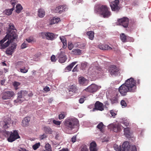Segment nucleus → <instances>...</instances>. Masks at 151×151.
<instances>
[{"label":"nucleus","instance_id":"1","mask_svg":"<svg viewBox=\"0 0 151 151\" xmlns=\"http://www.w3.org/2000/svg\"><path fill=\"white\" fill-rule=\"evenodd\" d=\"M8 29L7 34L3 39L0 41V48L4 49L10 43L13 42V40L17 37V30L15 28L14 25L10 23Z\"/></svg>","mask_w":151,"mask_h":151},{"label":"nucleus","instance_id":"2","mask_svg":"<svg viewBox=\"0 0 151 151\" xmlns=\"http://www.w3.org/2000/svg\"><path fill=\"white\" fill-rule=\"evenodd\" d=\"M137 89L136 83L132 77L127 80L125 83L121 85L119 88L118 91L121 96H126L128 92H134Z\"/></svg>","mask_w":151,"mask_h":151},{"label":"nucleus","instance_id":"3","mask_svg":"<svg viewBox=\"0 0 151 151\" xmlns=\"http://www.w3.org/2000/svg\"><path fill=\"white\" fill-rule=\"evenodd\" d=\"M64 124V127L63 128V130L65 133L69 134L70 131L79 126V122L76 118H68L65 120Z\"/></svg>","mask_w":151,"mask_h":151},{"label":"nucleus","instance_id":"4","mask_svg":"<svg viewBox=\"0 0 151 151\" xmlns=\"http://www.w3.org/2000/svg\"><path fill=\"white\" fill-rule=\"evenodd\" d=\"M94 12L99 14L104 18H108L111 15L110 8L106 5H99L94 7Z\"/></svg>","mask_w":151,"mask_h":151},{"label":"nucleus","instance_id":"5","mask_svg":"<svg viewBox=\"0 0 151 151\" xmlns=\"http://www.w3.org/2000/svg\"><path fill=\"white\" fill-rule=\"evenodd\" d=\"M4 134H5V136H9L7 138V140L9 142H12L20 138L17 130H14L13 132L5 131L4 132Z\"/></svg>","mask_w":151,"mask_h":151},{"label":"nucleus","instance_id":"6","mask_svg":"<svg viewBox=\"0 0 151 151\" xmlns=\"http://www.w3.org/2000/svg\"><path fill=\"white\" fill-rule=\"evenodd\" d=\"M119 0H115L110 3V6L113 11L117 12L119 11L120 9V7L119 6Z\"/></svg>","mask_w":151,"mask_h":151},{"label":"nucleus","instance_id":"7","mask_svg":"<svg viewBox=\"0 0 151 151\" xmlns=\"http://www.w3.org/2000/svg\"><path fill=\"white\" fill-rule=\"evenodd\" d=\"M60 52L58 54V58L59 62L61 63H64L67 59L66 55H65V50L62 49L60 50Z\"/></svg>","mask_w":151,"mask_h":151},{"label":"nucleus","instance_id":"8","mask_svg":"<svg viewBox=\"0 0 151 151\" xmlns=\"http://www.w3.org/2000/svg\"><path fill=\"white\" fill-rule=\"evenodd\" d=\"M14 95V93L13 91H4L2 94V98L3 100L10 99Z\"/></svg>","mask_w":151,"mask_h":151},{"label":"nucleus","instance_id":"9","mask_svg":"<svg viewBox=\"0 0 151 151\" xmlns=\"http://www.w3.org/2000/svg\"><path fill=\"white\" fill-rule=\"evenodd\" d=\"M129 23V19L127 17H124L118 20V23L125 28L128 27Z\"/></svg>","mask_w":151,"mask_h":151},{"label":"nucleus","instance_id":"10","mask_svg":"<svg viewBox=\"0 0 151 151\" xmlns=\"http://www.w3.org/2000/svg\"><path fill=\"white\" fill-rule=\"evenodd\" d=\"M109 71L111 75L116 76L119 73V69L115 65H111L110 67Z\"/></svg>","mask_w":151,"mask_h":151},{"label":"nucleus","instance_id":"11","mask_svg":"<svg viewBox=\"0 0 151 151\" xmlns=\"http://www.w3.org/2000/svg\"><path fill=\"white\" fill-rule=\"evenodd\" d=\"M41 36L43 38L46 37L48 40H52L54 38V35L52 33L49 32H42Z\"/></svg>","mask_w":151,"mask_h":151},{"label":"nucleus","instance_id":"12","mask_svg":"<svg viewBox=\"0 0 151 151\" xmlns=\"http://www.w3.org/2000/svg\"><path fill=\"white\" fill-rule=\"evenodd\" d=\"M98 88V86L95 84H92L84 90L88 92L93 93L96 91Z\"/></svg>","mask_w":151,"mask_h":151},{"label":"nucleus","instance_id":"13","mask_svg":"<svg viewBox=\"0 0 151 151\" xmlns=\"http://www.w3.org/2000/svg\"><path fill=\"white\" fill-rule=\"evenodd\" d=\"M68 8L66 5L60 6L57 7L55 9V11L56 12H58L60 14L63 12L67 11L68 9Z\"/></svg>","mask_w":151,"mask_h":151},{"label":"nucleus","instance_id":"14","mask_svg":"<svg viewBox=\"0 0 151 151\" xmlns=\"http://www.w3.org/2000/svg\"><path fill=\"white\" fill-rule=\"evenodd\" d=\"M108 128L109 129L113 130L115 132L119 131L120 129V127L119 125L113 123L109 124L108 126Z\"/></svg>","mask_w":151,"mask_h":151},{"label":"nucleus","instance_id":"15","mask_svg":"<svg viewBox=\"0 0 151 151\" xmlns=\"http://www.w3.org/2000/svg\"><path fill=\"white\" fill-rule=\"evenodd\" d=\"M96 109L97 110L102 111L104 110L103 104L99 101H97L95 104V107L93 110Z\"/></svg>","mask_w":151,"mask_h":151},{"label":"nucleus","instance_id":"16","mask_svg":"<svg viewBox=\"0 0 151 151\" xmlns=\"http://www.w3.org/2000/svg\"><path fill=\"white\" fill-rule=\"evenodd\" d=\"M78 90L77 86L74 84L68 87V90L69 92H72L73 93H75Z\"/></svg>","mask_w":151,"mask_h":151},{"label":"nucleus","instance_id":"17","mask_svg":"<svg viewBox=\"0 0 151 151\" xmlns=\"http://www.w3.org/2000/svg\"><path fill=\"white\" fill-rule=\"evenodd\" d=\"M128 142H124L122 145V151H128L129 145Z\"/></svg>","mask_w":151,"mask_h":151},{"label":"nucleus","instance_id":"18","mask_svg":"<svg viewBox=\"0 0 151 151\" xmlns=\"http://www.w3.org/2000/svg\"><path fill=\"white\" fill-rule=\"evenodd\" d=\"M59 38L63 44V48L65 49L67 47V40L66 38L64 36H60Z\"/></svg>","mask_w":151,"mask_h":151},{"label":"nucleus","instance_id":"19","mask_svg":"<svg viewBox=\"0 0 151 151\" xmlns=\"http://www.w3.org/2000/svg\"><path fill=\"white\" fill-rule=\"evenodd\" d=\"M79 83L80 84L85 86L87 85L88 81L84 77H81L79 78Z\"/></svg>","mask_w":151,"mask_h":151},{"label":"nucleus","instance_id":"20","mask_svg":"<svg viewBox=\"0 0 151 151\" xmlns=\"http://www.w3.org/2000/svg\"><path fill=\"white\" fill-rule=\"evenodd\" d=\"M99 49L102 50H111L112 48L108 45H104L103 44H100L98 46Z\"/></svg>","mask_w":151,"mask_h":151},{"label":"nucleus","instance_id":"21","mask_svg":"<svg viewBox=\"0 0 151 151\" xmlns=\"http://www.w3.org/2000/svg\"><path fill=\"white\" fill-rule=\"evenodd\" d=\"M90 151H97L96 144L95 142H92L90 144Z\"/></svg>","mask_w":151,"mask_h":151},{"label":"nucleus","instance_id":"22","mask_svg":"<svg viewBox=\"0 0 151 151\" xmlns=\"http://www.w3.org/2000/svg\"><path fill=\"white\" fill-rule=\"evenodd\" d=\"M120 38L123 42L127 41V40L129 38L128 36L122 33L120 35Z\"/></svg>","mask_w":151,"mask_h":151},{"label":"nucleus","instance_id":"23","mask_svg":"<svg viewBox=\"0 0 151 151\" xmlns=\"http://www.w3.org/2000/svg\"><path fill=\"white\" fill-rule=\"evenodd\" d=\"M30 121V118L27 117L24 118L22 121V125L23 127L26 126L28 124Z\"/></svg>","mask_w":151,"mask_h":151},{"label":"nucleus","instance_id":"24","mask_svg":"<svg viewBox=\"0 0 151 151\" xmlns=\"http://www.w3.org/2000/svg\"><path fill=\"white\" fill-rule=\"evenodd\" d=\"M92 74L93 75L97 73H98V71H100L101 70V68L100 67L97 66H95L93 68V69L92 68Z\"/></svg>","mask_w":151,"mask_h":151},{"label":"nucleus","instance_id":"25","mask_svg":"<svg viewBox=\"0 0 151 151\" xmlns=\"http://www.w3.org/2000/svg\"><path fill=\"white\" fill-rule=\"evenodd\" d=\"M105 126L102 122H100L97 126L96 127L99 129V131L102 133L104 132L103 129L104 128Z\"/></svg>","mask_w":151,"mask_h":151},{"label":"nucleus","instance_id":"26","mask_svg":"<svg viewBox=\"0 0 151 151\" xmlns=\"http://www.w3.org/2000/svg\"><path fill=\"white\" fill-rule=\"evenodd\" d=\"M124 131L126 137H130V129L128 127L124 128Z\"/></svg>","mask_w":151,"mask_h":151},{"label":"nucleus","instance_id":"27","mask_svg":"<svg viewBox=\"0 0 151 151\" xmlns=\"http://www.w3.org/2000/svg\"><path fill=\"white\" fill-rule=\"evenodd\" d=\"M77 63V62H75L72 63L65 68V70L68 71H70L76 63Z\"/></svg>","mask_w":151,"mask_h":151},{"label":"nucleus","instance_id":"28","mask_svg":"<svg viewBox=\"0 0 151 151\" xmlns=\"http://www.w3.org/2000/svg\"><path fill=\"white\" fill-rule=\"evenodd\" d=\"M38 16L41 18L43 17L45 15V12L43 9H40L38 10Z\"/></svg>","mask_w":151,"mask_h":151},{"label":"nucleus","instance_id":"29","mask_svg":"<svg viewBox=\"0 0 151 151\" xmlns=\"http://www.w3.org/2000/svg\"><path fill=\"white\" fill-rule=\"evenodd\" d=\"M14 8L11 9H6L4 11V13L7 15H10L12 14V11L14 10Z\"/></svg>","mask_w":151,"mask_h":151},{"label":"nucleus","instance_id":"30","mask_svg":"<svg viewBox=\"0 0 151 151\" xmlns=\"http://www.w3.org/2000/svg\"><path fill=\"white\" fill-rule=\"evenodd\" d=\"M86 34L88 36L89 38L91 40H93L94 37V33L92 31H90L87 32Z\"/></svg>","mask_w":151,"mask_h":151},{"label":"nucleus","instance_id":"31","mask_svg":"<svg viewBox=\"0 0 151 151\" xmlns=\"http://www.w3.org/2000/svg\"><path fill=\"white\" fill-rule=\"evenodd\" d=\"M24 65V63L23 61H19L15 63V67L16 68H21Z\"/></svg>","mask_w":151,"mask_h":151},{"label":"nucleus","instance_id":"32","mask_svg":"<svg viewBox=\"0 0 151 151\" xmlns=\"http://www.w3.org/2000/svg\"><path fill=\"white\" fill-rule=\"evenodd\" d=\"M22 7L20 4H18L16 7V12L18 13H20L22 9Z\"/></svg>","mask_w":151,"mask_h":151},{"label":"nucleus","instance_id":"33","mask_svg":"<svg viewBox=\"0 0 151 151\" xmlns=\"http://www.w3.org/2000/svg\"><path fill=\"white\" fill-rule=\"evenodd\" d=\"M44 131L45 132L49 134H51L52 132L51 129L48 127H45L44 128Z\"/></svg>","mask_w":151,"mask_h":151},{"label":"nucleus","instance_id":"34","mask_svg":"<svg viewBox=\"0 0 151 151\" xmlns=\"http://www.w3.org/2000/svg\"><path fill=\"white\" fill-rule=\"evenodd\" d=\"M60 20V18H55L54 17L52 19L51 21L50 24H55L56 23H57L59 22Z\"/></svg>","mask_w":151,"mask_h":151},{"label":"nucleus","instance_id":"35","mask_svg":"<svg viewBox=\"0 0 151 151\" xmlns=\"http://www.w3.org/2000/svg\"><path fill=\"white\" fill-rule=\"evenodd\" d=\"M72 52L75 55H80L81 54V50L80 49H73Z\"/></svg>","mask_w":151,"mask_h":151},{"label":"nucleus","instance_id":"36","mask_svg":"<svg viewBox=\"0 0 151 151\" xmlns=\"http://www.w3.org/2000/svg\"><path fill=\"white\" fill-rule=\"evenodd\" d=\"M114 148L116 151H122V148L120 145L118 146L117 145L114 144Z\"/></svg>","mask_w":151,"mask_h":151},{"label":"nucleus","instance_id":"37","mask_svg":"<svg viewBox=\"0 0 151 151\" xmlns=\"http://www.w3.org/2000/svg\"><path fill=\"white\" fill-rule=\"evenodd\" d=\"M14 50L11 48L10 47L7 49L6 52V53L8 55H12L14 52Z\"/></svg>","mask_w":151,"mask_h":151},{"label":"nucleus","instance_id":"38","mask_svg":"<svg viewBox=\"0 0 151 151\" xmlns=\"http://www.w3.org/2000/svg\"><path fill=\"white\" fill-rule=\"evenodd\" d=\"M45 148L47 151H52L51 145L48 143L45 145Z\"/></svg>","mask_w":151,"mask_h":151},{"label":"nucleus","instance_id":"39","mask_svg":"<svg viewBox=\"0 0 151 151\" xmlns=\"http://www.w3.org/2000/svg\"><path fill=\"white\" fill-rule=\"evenodd\" d=\"M28 68L27 67H24L23 68H20V72L23 73H26L28 71Z\"/></svg>","mask_w":151,"mask_h":151},{"label":"nucleus","instance_id":"40","mask_svg":"<svg viewBox=\"0 0 151 151\" xmlns=\"http://www.w3.org/2000/svg\"><path fill=\"white\" fill-rule=\"evenodd\" d=\"M26 40L29 43H32L33 42H35V40L32 37H30L26 39Z\"/></svg>","mask_w":151,"mask_h":151},{"label":"nucleus","instance_id":"41","mask_svg":"<svg viewBox=\"0 0 151 151\" xmlns=\"http://www.w3.org/2000/svg\"><path fill=\"white\" fill-rule=\"evenodd\" d=\"M128 151H137V148L135 146L133 145L129 146Z\"/></svg>","mask_w":151,"mask_h":151},{"label":"nucleus","instance_id":"42","mask_svg":"<svg viewBox=\"0 0 151 151\" xmlns=\"http://www.w3.org/2000/svg\"><path fill=\"white\" fill-rule=\"evenodd\" d=\"M40 145V143H36L32 146V148L34 150H36L39 147Z\"/></svg>","mask_w":151,"mask_h":151},{"label":"nucleus","instance_id":"43","mask_svg":"<svg viewBox=\"0 0 151 151\" xmlns=\"http://www.w3.org/2000/svg\"><path fill=\"white\" fill-rule=\"evenodd\" d=\"M111 100L112 104L116 103L118 102V99L116 97H114L111 99Z\"/></svg>","mask_w":151,"mask_h":151},{"label":"nucleus","instance_id":"44","mask_svg":"<svg viewBox=\"0 0 151 151\" xmlns=\"http://www.w3.org/2000/svg\"><path fill=\"white\" fill-rule=\"evenodd\" d=\"M20 84V83L17 82L16 81H15L14 82L13 85L15 88V89L17 90L18 89V87L19 86Z\"/></svg>","mask_w":151,"mask_h":151},{"label":"nucleus","instance_id":"45","mask_svg":"<svg viewBox=\"0 0 151 151\" xmlns=\"http://www.w3.org/2000/svg\"><path fill=\"white\" fill-rule=\"evenodd\" d=\"M74 47L73 45L71 43L69 42L68 43V48L69 50H71Z\"/></svg>","mask_w":151,"mask_h":151},{"label":"nucleus","instance_id":"46","mask_svg":"<svg viewBox=\"0 0 151 151\" xmlns=\"http://www.w3.org/2000/svg\"><path fill=\"white\" fill-rule=\"evenodd\" d=\"M21 99V98L17 97L16 100H14V102L16 103L20 104L23 101V100H22Z\"/></svg>","mask_w":151,"mask_h":151},{"label":"nucleus","instance_id":"47","mask_svg":"<svg viewBox=\"0 0 151 151\" xmlns=\"http://www.w3.org/2000/svg\"><path fill=\"white\" fill-rule=\"evenodd\" d=\"M122 123L125 127H127L129 125V122L127 120L123 121Z\"/></svg>","mask_w":151,"mask_h":151},{"label":"nucleus","instance_id":"48","mask_svg":"<svg viewBox=\"0 0 151 151\" xmlns=\"http://www.w3.org/2000/svg\"><path fill=\"white\" fill-rule=\"evenodd\" d=\"M120 103L123 107H125L127 106V104L124 100H122Z\"/></svg>","mask_w":151,"mask_h":151},{"label":"nucleus","instance_id":"49","mask_svg":"<svg viewBox=\"0 0 151 151\" xmlns=\"http://www.w3.org/2000/svg\"><path fill=\"white\" fill-rule=\"evenodd\" d=\"M88 65V63L86 62L82 63L81 64V67L83 69H85Z\"/></svg>","mask_w":151,"mask_h":151},{"label":"nucleus","instance_id":"50","mask_svg":"<svg viewBox=\"0 0 151 151\" xmlns=\"http://www.w3.org/2000/svg\"><path fill=\"white\" fill-rule=\"evenodd\" d=\"M10 3L13 6V8L14 9V5L17 3V1L15 0H12L10 1Z\"/></svg>","mask_w":151,"mask_h":151},{"label":"nucleus","instance_id":"51","mask_svg":"<svg viewBox=\"0 0 151 151\" xmlns=\"http://www.w3.org/2000/svg\"><path fill=\"white\" fill-rule=\"evenodd\" d=\"M53 122L54 124L57 125H60V124L61 123V122L60 121H57L55 120H53Z\"/></svg>","mask_w":151,"mask_h":151},{"label":"nucleus","instance_id":"52","mask_svg":"<svg viewBox=\"0 0 151 151\" xmlns=\"http://www.w3.org/2000/svg\"><path fill=\"white\" fill-rule=\"evenodd\" d=\"M81 151H88L86 145H83L82 147Z\"/></svg>","mask_w":151,"mask_h":151},{"label":"nucleus","instance_id":"53","mask_svg":"<svg viewBox=\"0 0 151 151\" xmlns=\"http://www.w3.org/2000/svg\"><path fill=\"white\" fill-rule=\"evenodd\" d=\"M51 61L52 62H55L56 60L55 56L54 55H52L51 57Z\"/></svg>","mask_w":151,"mask_h":151},{"label":"nucleus","instance_id":"54","mask_svg":"<svg viewBox=\"0 0 151 151\" xmlns=\"http://www.w3.org/2000/svg\"><path fill=\"white\" fill-rule=\"evenodd\" d=\"M17 95H18V97H18L19 98H21L22 97H23L22 91H19Z\"/></svg>","mask_w":151,"mask_h":151},{"label":"nucleus","instance_id":"55","mask_svg":"<svg viewBox=\"0 0 151 151\" xmlns=\"http://www.w3.org/2000/svg\"><path fill=\"white\" fill-rule=\"evenodd\" d=\"M17 46V44L15 43H13L12 44V45L10 47V48H11L12 49H13L14 50L16 48V47Z\"/></svg>","mask_w":151,"mask_h":151},{"label":"nucleus","instance_id":"56","mask_svg":"<svg viewBox=\"0 0 151 151\" xmlns=\"http://www.w3.org/2000/svg\"><path fill=\"white\" fill-rule=\"evenodd\" d=\"M65 117V115L64 114H60L59 115L58 118L59 119H63Z\"/></svg>","mask_w":151,"mask_h":151},{"label":"nucleus","instance_id":"57","mask_svg":"<svg viewBox=\"0 0 151 151\" xmlns=\"http://www.w3.org/2000/svg\"><path fill=\"white\" fill-rule=\"evenodd\" d=\"M22 91L23 97L27 95L28 93L27 91L24 90H22Z\"/></svg>","mask_w":151,"mask_h":151},{"label":"nucleus","instance_id":"58","mask_svg":"<svg viewBox=\"0 0 151 151\" xmlns=\"http://www.w3.org/2000/svg\"><path fill=\"white\" fill-rule=\"evenodd\" d=\"M76 136H74L71 138L72 142L73 143H74L76 141Z\"/></svg>","mask_w":151,"mask_h":151},{"label":"nucleus","instance_id":"59","mask_svg":"<svg viewBox=\"0 0 151 151\" xmlns=\"http://www.w3.org/2000/svg\"><path fill=\"white\" fill-rule=\"evenodd\" d=\"M27 47V45L25 43H23L21 46V48L22 49H24L26 47Z\"/></svg>","mask_w":151,"mask_h":151},{"label":"nucleus","instance_id":"60","mask_svg":"<svg viewBox=\"0 0 151 151\" xmlns=\"http://www.w3.org/2000/svg\"><path fill=\"white\" fill-rule=\"evenodd\" d=\"M78 65H76L75 67L72 70V71L73 72H77L78 71V68L77 67Z\"/></svg>","mask_w":151,"mask_h":151},{"label":"nucleus","instance_id":"61","mask_svg":"<svg viewBox=\"0 0 151 151\" xmlns=\"http://www.w3.org/2000/svg\"><path fill=\"white\" fill-rule=\"evenodd\" d=\"M44 91H45L47 92L50 91V89L49 87L48 86H46L45 88H44L43 89Z\"/></svg>","mask_w":151,"mask_h":151},{"label":"nucleus","instance_id":"62","mask_svg":"<svg viewBox=\"0 0 151 151\" xmlns=\"http://www.w3.org/2000/svg\"><path fill=\"white\" fill-rule=\"evenodd\" d=\"M46 137L47 136L45 134H43L41 136L40 138L41 139H43L46 138Z\"/></svg>","mask_w":151,"mask_h":151},{"label":"nucleus","instance_id":"63","mask_svg":"<svg viewBox=\"0 0 151 151\" xmlns=\"http://www.w3.org/2000/svg\"><path fill=\"white\" fill-rule=\"evenodd\" d=\"M84 100L83 98H81L79 100V102L81 104L83 103L84 102Z\"/></svg>","mask_w":151,"mask_h":151},{"label":"nucleus","instance_id":"64","mask_svg":"<svg viewBox=\"0 0 151 151\" xmlns=\"http://www.w3.org/2000/svg\"><path fill=\"white\" fill-rule=\"evenodd\" d=\"M19 151H28L24 148H21L19 150Z\"/></svg>","mask_w":151,"mask_h":151}]
</instances>
